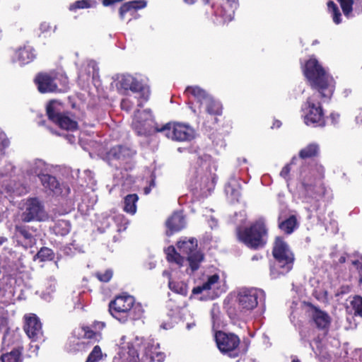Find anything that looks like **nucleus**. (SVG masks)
Here are the masks:
<instances>
[{
	"label": "nucleus",
	"mask_w": 362,
	"mask_h": 362,
	"mask_svg": "<svg viewBox=\"0 0 362 362\" xmlns=\"http://www.w3.org/2000/svg\"><path fill=\"white\" fill-rule=\"evenodd\" d=\"M303 70L312 88L317 90L302 105L303 122L307 126L323 127L325 124V114L318 98L326 101L331 98L333 93L332 77L313 56L306 62Z\"/></svg>",
	"instance_id": "nucleus-1"
},
{
	"label": "nucleus",
	"mask_w": 362,
	"mask_h": 362,
	"mask_svg": "<svg viewBox=\"0 0 362 362\" xmlns=\"http://www.w3.org/2000/svg\"><path fill=\"white\" fill-rule=\"evenodd\" d=\"M191 160L189 173L190 187L203 195H206L215 187L217 166L210 155L197 146L189 148Z\"/></svg>",
	"instance_id": "nucleus-2"
},
{
	"label": "nucleus",
	"mask_w": 362,
	"mask_h": 362,
	"mask_svg": "<svg viewBox=\"0 0 362 362\" xmlns=\"http://www.w3.org/2000/svg\"><path fill=\"white\" fill-rule=\"evenodd\" d=\"M324 175V167L316 162L310 166H302L300 171V194L304 202L310 204V206H306V209L310 213L308 215L310 218L313 216L312 213L317 211L319 209L320 204L316 187L317 182L321 180Z\"/></svg>",
	"instance_id": "nucleus-3"
},
{
	"label": "nucleus",
	"mask_w": 362,
	"mask_h": 362,
	"mask_svg": "<svg viewBox=\"0 0 362 362\" xmlns=\"http://www.w3.org/2000/svg\"><path fill=\"white\" fill-rule=\"evenodd\" d=\"M197 240L194 238L183 240L177 243L178 252L173 246L168 247L166 250L167 259L182 266L186 258L192 272L197 270L200 263L204 260V255L197 250Z\"/></svg>",
	"instance_id": "nucleus-4"
},
{
	"label": "nucleus",
	"mask_w": 362,
	"mask_h": 362,
	"mask_svg": "<svg viewBox=\"0 0 362 362\" xmlns=\"http://www.w3.org/2000/svg\"><path fill=\"white\" fill-rule=\"evenodd\" d=\"M272 255L274 259L269 264V276L272 279L280 278L291 271L295 260L294 255L280 237L275 240Z\"/></svg>",
	"instance_id": "nucleus-5"
},
{
	"label": "nucleus",
	"mask_w": 362,
	"mask_h": 362,
	"mask_svg": "<svg viewBox=\"0 0 362 362\" xmlns=\"http://www.w3.org/2000/svg\"><path fill=\"white\" fill-rule=\"evenodd\" d=\"M109 310L113 317L120 322L140 319L144 309L140 303H134V298L129 295L119 296L109 304Z\"/></svg>",
	"instance_id": "nucleus-6"
},
{
	"label": "nucleus",
	"mask_w": 362,
	"mask_h": 362,
	"mask_svg": "<svg viewBox=\"0 0 362 362\" xmlns=\"http://www.w3.org/2000/svg\"><path fill=\"white\" fill-rule=\"evenodd\" d=\"M185 92L194 98V102L189 103V108L194 114L201 112V108L204 107L205 111L209 115H221V104L215 100L204 90L199 86H189L186 88Z\"/></svg>",
	"instance_id": "nucleus-7"
},
{
	"label": "nucleus",
	"mask_w": 362,
	"mask_h": 362,
	"mask_svg": "<svg viewBox=\"0 0 362 362\" xmlns=\"http://www.w3.org/2000/svg\"><path fill=\"white\" fill-rule=\"evenodd\" d=\"M117 88L120 92L127 95L130 91L136 99L137 106L141 107L147 102L150 96L149 86L130 74H122L118 77Z\"/></svg>",
	"instance_id": "nucleus-8"
},
{
	"label": "nucleus",
	"mask_w": 362,
	"mask_h": 362,
	"mask_svg": "<svg viewBox=\"0 0 362 362\" xmlns=\"http://www.w3.org/2000/svg\"><path fill=\"white\" fill-rule=\"evenodd\" d=\"M265 292L255 287H243L237 291L236 300L241 310H252L258 305L262 311L265 309Z\"/></svg>",
	"instance_id": "nucleus-9"
},
{
	"label": "nucleus",
	"mask_w": 362,
	"mask_h": 362,
	"mask_svg": "<svg viewBox=\"0 0 362 362\" xmlns=\"http://www.w3.org/2000/svg\"><path fill=\"white\" fill-rule=\"evenodd\" d=\"M239 240L248 247L259 249L267 243V233L262 221L259 220L243 230H238Z\"/></svg>",
	"instance_id": "nucleus-10"
},
{
	"label": "nucleus",
	"mask_w": 362,
	"mask_h": 362,
	"mask_svg": "<svg viewBox=\"0 0 362 362\" xmlns=\"http://www.w3.org/2000/svg\"><path fill=\"white\" fill-rule=\"evenodd\" d=\"M47 115L50 121L66 130H76L78 123L64 112L63 105L57 100L50 101L46 107Z\"/></svg>",
	"instance_id": "nucleus-11"
},
{
	"label": "nucleus",
	"mask_w": 362,
	"mask_h": 362,
	"mask_svg": "<svg viewBox=\"0 0 362 362\" xmlns=\"http://www.w3.org/2000/svg\"><path fill=\"white\" fill-rule=\"evenodd\" d=\"M156 130L163 133L166 137L177 141H187L194 137V129L182 123H175L173 125L168 123L160 129L157 128Z\"/></svg>",
	"instance_id": "nucleus-12"
},
{
	"label": "nucleus",
	"mask_w": 362,
	"mask_h": 362,
	"mask_svg": "<svg viewBox=\"0 0 362 362\" xmlns=\"http://www.w3.org/2000/svg\"><path fill=\"white\" fill-rule=\"evenodd\" d=\"M214 337L217 346L221 353L228 355L230 358L238 356V347L240 344V339L237 335L218 331L216 332Z\"/></svg>",
	"instance_id": "nucleus-13"
},
{
	"label": "nucleus",
	"mask_w": 362,
	"mask_h": 362,
	"mask_svg": "<svg viewBox=\"0 0 362 362\" xmlns=\"http://www.w3.org/2000/svg\"><path fill=\"white\" fill-rule=\"evenodd\" d=\"M21 217V220L25 223L33 221H42L46 219L47 214L42 202L33 197L26 200Z\"/></svg>",
	"instance_id": "nucleus-14"
},
{
	"label": "nucleus",
	"mask_w": 362,
	"mask_h": 362,
	"mask_svg": "<svg viewBox=\"0 0 362 362\" xmlns=\"http://www.w3.org/2000/svg\"><path fill=\"white\" fill-rule=\"evenodd\" d=\"M141 339L136 337L132 343L121 346L114 356L112 362H142L140 358Z\"/></svg>",
	"instance_id": "nucleus-15"
},
{
	"label": "nucleus",
	"mask_w": 362,
	"mask_h": 362,
	"mask_svg": "<svg viewBox=\"0 0 362 362\" xmlns=\"http://www.w3.org/2000/svg\"><path fill=\"white\" fill-rule=\"evenodd\" d=\"M141 339L140 358L142 359V362H163L165 361V353L158 351L160 349L159 343L155 341L153 339Z\"/></svg>",
	"instance_id": "nucleus-16"
},
{
	"label": "nucleus",
	"mask_w": 362,
	"mask_h": 362,
	"mask_svg": "<svg viewBox=\"0 0 362 362\" xmlns=\"http://www.w3.org/2000/svg\"><path fill=\"white\" fill-rule=\"evenodd\" d=\"M14 334L7 332L3 338V349L6 352L0 358V362H22V349L18 344H14L12 340Z\"/></svg>",
	"instance_id": "nucleus-17"
},
{
	"label": "nucleus",
	"mask_w": 362,
	"mask_h": 362,
	"mask_svg": "<svg viewBox=\"0 0 362 362\" xmlns=\"http://www.w3.org/2000/svg\"><path fill=\"white\" fill-rule=\"evenodd\" d=\"M40 182L45 192L49 195L65 197L70 193V188L67 185L60 182L49 173L42 177Z\"/></svg>",
	"instance_id": "nucleus-18"
},
{
	"label": "nucleus",
	"mask_w": 362,
	"mask_h": 362,
	"mask_svg": "<svg viewBox=\"0 0 362 362\" xmlns=\"http://www.w3.org/2000/svg\"><path fill=\"white\" fill-rule=\"evenodd\" d=\"M153 116L151 110H136L134 115L132 127L138 135H146L151 129Z\"/></svg>",
	"instance_id": "nucleus-19"
},
{
	"label": "nucleus",
	"mask_w": 362,
	"mask_h": 362,
	"mask_svg": "<svg viewBox=\"0 0 362 362\" xmlns=\"http://www.w3.org/2000/svg\"><path fill=\"white\" fill-rule=\"evenodd\" d=\"M221 8H216V5L212 4L214 15L221 19H217V23H226L231 21L234 16L235 10L238 6V0H221Z\"/></svg>",
	"instance_id": "nucleus-20"
},
{
	"label": "nucleus",
	"mask_w": 362,
	"mask_h": 362,
	"mask_svg": "<svg viewBox=\"0 0 362 362\" xmlns=\"http://www.w3.org/2000/svg\"><path fill=\"white\" fill-rule=\"evenodd\" d=\"M24 330L32 341H43L42 324L35 315L25 316Z\"/></svg>",
	"instance_id": "nucleus-21"
},
{
	"label": "nucleus",
	"mask_w": 362,
	"mask_h": 362,
	"mask_svg": "<svg viewBox=\"0 0 362 362\" xmlns=\"http://www.w3.org/2000/svg\"><path fill=\"white\" fill-rule=\"evenodd\" d=\"M219 279L220 277L216 274L207 276L206 279L201 285H198L192 289V294H201L200 300L213 299L214 295H211V291L216 287Z\"/></svg>",
	"instance_id": "nucleus-22"
},
{
	"label": "nucleus",
	"mask_w": 362,
	"mask_h": 362,
	"mask_svg": "<svg viewBox=\"0 0 362 362\" xmlns=\"http://www.w3.org/2000/svg\"><path fill=\"white\" fill-rule=\"evenodd\" d=\"M49 171V165L41 159H35L28 162L24 169L25 175L31 177H38L40 181Z\"/></svg>",
	"instance_id": "nucleus-23"
},
{
	"label": "nucleus",
	"mask_w": 362,
	"mask_h": 362,
	"mask_svg": "<svg viewBox=\"0 0 362 362\" xmlns=\"http://www.w3.org/2000/svg\"><path fill=\"white\" fill-rule=\"evenodd\" d=\"M14 236L25 247H31L35 244L36 240L28 226L16 224L14 228Z\"/></svg>",
	"instance_id": "nucleus-24"
},
{
	"label": "nucleus",
	"mask_w": 362,
	"mask_h": 362,
	"mask_svg": "<svg viewBox=\"0 0 362 362\" xmlns=\"http://www.w3.org/2000/svg\"><path fill=\"white\" fill-rule=\"evenodd\" d=\"M35 82L40 93L56 92L57 82L54 79V75L39 74L36 76Z\"/></svg>",
	"instance_id": "nucleus-25"
},
{
	"label": "nucleus",
	"mask_w": 362,
	"mask_h": 362,
	"mask_svg": "<svg viewBox=\"0 0 362 362\" xmlns=\"http://www.w3.org/2000/svg\"><path fill=\"white\" fill-rule=\"evenodd\" d=\"M135 154V151L128 147L117 146L112 147L107 153L110 160H118L120 163H127Z\"/></svg>",
	"instance_id": "nucleus-26"
},
{
	"label": "nucleus",
	"mask_w": 362,
	"mask_h": 362,
	"mask_svg": "<svg viewBox=\"0 0 362 362\" xmlns=\"http://www.w3.org/2000/svg\"><path fill=\"white\" fill-rule=\"evenodd\" d=\"M241 186L239 183V177L235 174L229 178L228 183L225 186V192L230 202H238L240 197Z\"/></svg>",
	"instance_id": "nucleus-27"
},
{
	"label": "nucleus",
	"mask_w": 362,
	"mask_h": 362,
	"mask_svg": "<svg viewBox=\"0 0 362 362\" xmlns=\"http://www.w3.org/2000/svg\"><path fill=\"white\" fill-rule=\"evenodd\" d=\"M35 58L34 49L29 46L25 45L18 48L14 53L13 61L18 62L21 65H25L31 62Z\"/></svg>",
	"instance_id": "nucleus-28"
},
{
	"label": "nucleus",
	"mask_w": 362,
	"mask_h": 362,
	"mask_svg": "<svg viewBox=\"0 0 362 362\" xmlns=\"http://www.w3.org/2000/svg\"><path fill=\"white\" fill-rule=\"evenodd\" d=\"M104 327V322H95L93 324L94 330L90 329L88 326H83L78 331V335L81 338L94 339L95 341H98L100 338V334L99 331L103 329Z\"/></svg>",
	"instance_id": "nucleus-29"
},
{
	"label": "nucleus",
	"mask_w": 362,
	"mask_h": 362,
	"mask_svg": "<svg viewBox=\"0 0 362 362\" xmlns=\"http://www.w3.org/2000/svg\"><path fill=\"white\" fill-rule=\"evenodd\" d=\"M98 66L97 63L93 60H89L86 62L85 71L80 69L78 71V78L83 81H88L92 77L95 79L98 76Z\"/></svg>",
	"instance_id": "nucleus-30"
},
{
	"label": "nucleus",
	"mask_w": 362,
	"mask_h": 362,
	"mask_svg": "<svg viewBox=\"0 0 362 362\" xmlns=\"http://www.w3.org/2000/svg\"><path fill=\"white\" fill-rule=\"evenodd\" d=\"M167 228L172 232H177L185 226V221L182 211L175 212L166 221Z\"/></svg>",
	"instance_id": "nucleus-31"
},
{
	"label": "nucleus",
	"mask_w": 362,
	"mask_h": 362,
	"mask_svg": "<svg viewBox=\"0 0 362 362\" xmlns=\"http://www.w3.org/2000/svg\"><path fill=\"white\" fill-rule=\"evenodd\" d=\"M313 319L316 326L322 330H327L330 325V317L327 313L319 309L315 308L313 311Z\"/></svg>",
	"instance_id": "nucleus-32"
},
{
	"label": "nucleus",
	"mask_w": 362,
	"mask_h": 362,
	"mask_svg": "<svg viewBox=\"0 0 362 362\" xmlns=\"http://www.w3.org/2000/svg\"><path fill=\"white\" fill-rule=\"evenodd\" d=\"M146 4L145 0H134L123 4L119 8L120 18L123 19L127 12H134L138 9L144 8L146 6Z\"/></svg>",
	"instance_id": "nucleus-33"
},
{
	"label": "nucleus",
	"mask_w": 362,
	"mask_h": 362,
	"mask_svg": "<svg viewBox=\"0 0 362 362\" xmlns=\"http://www.w3.org/2000/svg\"><path fill=\"white\" fill-rule=\"evenodd\" d=\"M320 152V146L317 143H311L303 148L299 152V158L304 160L317 156ZM303 165V160H301Z\"/></svg>",
	"instance_id": "nucleus-34"
},
{
	"label": "nucleus",
	"mask_w": 362,
	"mask_h": 362,
	"mask_svg": "<svg viewBox=\"0 0 362 362\" xmlns=\"http://www.w3.org/2000/svg\"><path fill=\"white\" fill-rule=\"evenodd\" d=\"M138 199L139 197L136 194L127 195L124 199V211L131 215H134L136 212Z\"/></svg>",
	"instance_id": "nucleus-35"
},
{
	"label": "nucleus",
	"mask_w": 362,
	"mask_h": 362,
	"mask_svg": "<svg viewBox=\"0 0 362 362\" xmlns=\"http://www.w3.org/2000/svg\"><path fill=\"white\" fill-rule=\"evenodd\" d=\"M52 230L57 235L64 236L70 232L71 224L68 221L59 220L54 223Z\"/></svg>",
	"instance_id": "nucleus-36"
},
{
	"label": "nucleus",
	"mask_w": 362,
	"mask_h": 362,
	"mask_svg": "<svg viewBox=\"0 0 362 362\" xmlns=\"http://www.w3.org/2000/svg\"><path fill=\"white\" fill-rule=\"evenodd\" d=\"M105 218L113 221L117 226L118 231L124 230L129 223L128 220L123 214H116L115 212H112V216H106Z\"/></svg>",
	"instance_id": "nucleus-37"
},
{
	"label": "nucleus",
	"mask_w": 362,
	"mask_h": 362,
	"mask_svg": "<svg viewBox=\"0 0 362 362\" xmlns=\"http://www.w3.org/2000/svg\"><path fill=\"white\" fill-rule=\"evenodd\" d=\"M169 288L180 295L186 296L188 293L187 285L183 281H175L169 279L168 282Z\"/></svg>",
	"instance_id": "nucleus-38"
},
{
	"label": "nucleus",
	"mask_w": 362,
	"mask_h": 362,
	"mask_svg": "<svg viewBox=\"0 0 362 362\" xmlns=\"http://www.w3.org/2000/svg\"><path fill=\"white\" fill-rule=\"evenodd\" d=\"M297 221L294 216H291L289 218L279 223L280 229L287 234H291L296 228Z\"/></svg>",
	"instance_id": "nucleus-39"
},
{
	"label": "nucleus",
	"mask_w": 362,
	"mask_h": 362,
	"mask_svg": "<svg viewBox=\"0 0 362 362\" xmlns=\"http://www.w3.org/2000/svg\"><path fill=\"white\" fill-rule=\"evenodd\" d=\"M54 79L57 82L56 92H66L69 88V80L64 74H54Z\"/></svg>",
	"instance_id": "nucleus-40"
},
{
	"label": "nucleus",
	"mask_w": 362,
	"mask_h": 362,
	"mask_svg": "<svg viewBox=\"0 0 362 362\" xmlns=\"http://www.w3.org/2000/svg\"><path fill=\"white\" fill-rule=\"evenodd\" d=\"M347 263L351 265V270L355 269L358 271L360 282L362 284V256L349 257Z\"/></svg>",
	"instance_id": "nucleus-41"
},
{
	"label": "nucleus",
	"mask_w": 362,
	"mask_h": 362,
	"mask_svg": "<svg viewBox=\"0 0 362 362\" xmlns=\"http://www.w3.org/2000/svg\"><path fill=\"white\" fill-rule=\"evenodd\" d=\"M340 4L342 11L347 18L354 16L353 13L354 0H337Z\"/></svg>",
	"instance_id": "nucleus-42"
},
{
	"label": "nucleus",
	"mask_w": 362,
	"mask_h": 362,
	"mask_svg": "<svg viewBox=\"0 0 362 362\" xmlns=\"http://www.w3.org/2000/svg\"><path fill=\"white\" fill-rule=\"evenodd\" d=\"M327 8L329 11L332 13L334 23L339 24L341 22V14L337 4L332 1H329L327 2Z\"/></svg>",
	"instance_id": "nucleus-43"
},
{
	"label": "nucleus",
	"mask_w": 362,
	"mask_h": 362,
	"mask_svg": "<svg viewBox=\"0 0 362 362\" xmlns=\"http://www.w3.org/2000/svg\"><path fill=\"white\" fill-rule=\"evenodd\" d=\"M350 306L355 315L362 317V297L359 296H354L350 300Z\"/></svg>",
	"instance_id": "nucleus-44"
},
{
	"label": "nucleus",
	"mask_w": 362,
	"mask_h": 362,
	"mask_svg": "<svg viewBox=\"0 0 362 362\" xmlns=\"http://www.w3.org/2000/svg\"><path fill=\"white\" fill-rule=\"evenodd\" d=\"M54 258V252L48 247H42L35 256V259H38L41 262L52 260Z\"/></svg>",
	"instance_id": "nucleus-45"
},
{
	"label": "nucleus",
	"mask_w": 362,
	"mask_h": 362,
	"mask_svg": "<svg viewBox=\"0 0 362 362\" xmlns=\"http://www.w3.org/2000/svg\"><path fill=\"white\" fill-rule=\"evenodd\" d=\"M103 357V354L100 347L96 345L89 354L86 362H99Z\"/></svg>",
	"instance_id": "nucleus-46"
},
{
	"label": "nucleus",
	"mask_w": 362,
	"mask_h": 362,
	"mask_svg": "<svg viewBox=\"0 0 362 362\" xmlns=\"http://www.w3.org/2000/svg\"><path fill=\"white\" fill-rule=\"evenodd\" d=\"M84 342L81 341L79 338L71 337L69 340L67 349L69 352H76L83 349Z\"/></svg>",
	"instance_id": "nucleus-47"
},
{
	"label": "nucleus",
	"mask_w": 362,
	"mask_h": 362,
	"mask_svg": "<svg viewBox=\"0 0 362 362\" xmlns=\"http://www.w3.org/2000/svg\"><path fill=\"white\" fill-rule=\"evenodd\" d=\"M134 100H136L134 96L132 97V95L127 94V97L122 99L121 102V108L127 112L131 111L135 105Z\"/></svg>",
	"instance_id": "nucleus-48"
},
{
	"label": "nucleus",
	"mask_w": 362,
	"mask_h": 362,
	"mask_svg": "<svg viewBox=\"0 0 362 362\" xmlns=\"http://www.w3.org/2000/svg\"><path fill=\"white\" fill-rule=\"evenodd\" d=\"M16 291L13 288H9L5 295V299L3 303L6 305L14 304L17 300H21L22 298L19 295L17 298H15Z\"/></svg>",
	"instance_id": "nucleus-49"
},
{
	"label": "nucleus",
	"mask_w": 362,
	"mask_h": 362,
	"mask_svg": "<svg viewBox=\"0 0 362 362\" xmlns=\"http://www.w3.org/2000/svg\"><path fill=\"white\" fill-rule=\"evenodd\" d=\"M55 291V282L54 281H51L49 282V286L46 288V291H43L42 293V298H43L46 301H50L52 298V293Z\"/></svg>",
	"instance_id": "nucleus-50"
},
{
	"label": "nucleus",
	"mask_w": 362,
	"mask_h": 362,
	"mask_svg": "<svg viewBox=\"0 0 362 362\" xmlns=\"http://www.w3.org/2000/svg\"><path fill=\"white\" fill-rule=\"evenodd\" d=\"M92 3H95L91 0H80L76 1L74 4H71L69 7V9L73 11L77 8H86L91 6Z\"/></svg>",
	"instance_id": "nucleus-51"
},
{
	"label": "nucleus",
	"mask_w": 362,
	"mask_h": 362,
	"mask_svg": "<svg viewBox=\"0 0 362 362\" xmlns=\"http://www.w3.org/2000/svg\"><path fill=\"white\" fill-rule=\"evenodd\" d=\"M299 160L298 158L294 157L289 164L286 165L280 172L281 177H282L285 180H288V175L291 170V166L296 163V160Z\"/></svg>",
	"instance_id": "nucleus-52"
},
{
	"label": "nucleus",
	"mask_w": 362,
	"mask_h": 362,
	"mask_svg": "<svg viewBox=\"0 0 362 362\" xmlns=\"http://www.w3.org/2000/svg\"><path fill=\"white\" fill-rule=\"evenodd\" d=\"M211 319H212V329L215 332H218L217 329L220 328L221 326V319H220L219 313L218 311L216 313V311L214 310H212Z\"/></svg>",
	"instance_id": "nucleus-53"
},
{
	"label": "nucleus",
	"mask_w": 362,
	"mask_h": 362,
	"mask_svg": "<svg viewBox=\"0 0 362 362\" xmlns=\"http://www.w3.org/2000/svg\"><path fill=\"white\" fill-rule=\"evenodd\" d=\"M96 277L103 282H108L112 277V271L111 269H107L104 272H97L95 274Z\"/></svg>",
	"instance_id": "nucleus-54"
},
{
	"label": "nucleus",
	"mask_w": 362,
	"mask_h": 362,
	"mask_svg": "<svg viewBox=\"0 0 362 362\" xmlns=\"http://www.w3.org/2000/svg\"><path fill=\"white\" fill-rule=\"evenodd\" d=\"M9 144L10 141L4 132H0V149L6 148Z\"/></svg>",
	"instance_id": "nucleus-55"
},
{
	"label": "nucleus",
	"mask_w": 362,
	"mask_h": 362,
	"mask_svg": "<svg viewBox=\"0 0 362 362\" xmlns=\"http://www.w3.org/2000/svg\"><path fill=\"white\" fill-rule=\"evenodd\" d=\"M353 13L360 15L362 13V0H354Z\"/></svg>",
	"instance_id": "nucleus-56"
},
{
	"label": "nucleus",
	"mask_w": 362,
	"mask_h": 362,
	"mask_svg": "<svg viewBox=\"0 0 362 362\" xmlns=\"http://www.w3.org/2000/svg\"><path fill=\"white\" fill-rule=\"evenodd\" d=\"M106 216H112V212L110 214L105 213L102 214V219L100 221L101 226H103L104 228H107L111 226V223L113 222L111 219H107L105 218Z\"/></svg>",
	"instance_id": "nucleus-57"
},
{
	"label": "nucleus",
	"mask_w": 362,
	"mask_h": 362,
	"mask_svg": "<svg viewBox=\"0 0 362 362\" xmlns=\"http://www.w3.org/2000/svg\"><path fill=\"white\" fill-rule=\"evenodd\" d=\"M351 288L349 286H341L335 293V296L339 298L341 297L344 294H347L350 292Z\"/></svg>",
	"instance_id": "nucleus-58"
},
{
	"label": "nucleus",
	"mask_w": 362,
	"mask_h": 362,
	"mask_svg": "<svg viewBox=\"0 0 362 362\" xmlns=\"http://www.w3.org/2000/svg\"><path fill=\"white\" fill-rule=\"evenodd\" d=\"M84 293H79L74 300V308L76 309H81V306L82 302L83 301Z\"/></svg>",
	"instance_id": "nucleus-59"
},
{
	"label": "nucleus",
	"mask_w": 362,
	"mask_h": 362,
	"mask_svg": "<svg viewBox=\"0 0 362 362\" xmlns=\"http://www.w3.org/2000/svg\"><path fill=\"white\" fill-rule=\"evenodd\" d=\"M155 186H156L155 176L152 175V177H151V180L150 181L149 185L146 187H144V193L145 194H148L151 192L152 188H153Z\"/></svg>",
	"instance_id": "nucleus-60"
},
{
	"label": "nucleus",
	"mask_w": 362,
	"mask_h": 362,
	"mask_svg": "<svg viewBox=\"0 0 362 362\" xmlns=\"http://www.w3.org/2000/svg\"><path fill=\"white\" fill-rule=\"evenodd\" d=\"M83 173L87 177V180H86L87 183L88 184H93L94 183L93 173L89 170H84Z\"/></svg>",
	"instance_id": "nucleus-61"
},
{
	"label": "nucleus",
	"mask_w": 362,
	"mask_h": 362,
	"mask_svg": "<svg viewBox=\"0 0 362 362\" xmlns=\"http://www.w3.org/2000/svg\"><path fill=\"white\" fill-rule=\"evenodd\" d=\"M49 28H50L49 24L46 22L42 23L40 25V30H41V32L42 33L48 31L49 30Z\"/></svg>",
	"instance_id": "nucleus-62"
},
{
	"label": "nucleus",
	"mask_w": 362,
	"mask_h": 362,
	"mask_svg": "<svg viewBox=\"0 0 362 362\" xmlns=\"http://www.w3.org/2000/svg\"><path fill=\"white\" fill-rule=\"evenodd\" d=\"M8 324V319L5 316L0 317V329L6 328Z\"/></svg>",
	"instance_id": "nucleus-63"
},
{
	"label": "nucleus",
	"mask_w": 362,
	"mask_h": 362,
	"mask_svg": "<svg viewBox=\"0 0 362 362\" xmlns=\"http://www.w3.org/2000/svg\"><path fill=\"white\" fill-rule=\"evenodd\" d=\"M330 119L332 120V124H336L339 122V115L338 113L333 112L330 115Z\"/></svg>",
	"instance_id": "nucleus-64"
}]
</instances>
